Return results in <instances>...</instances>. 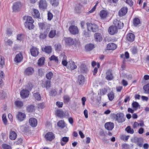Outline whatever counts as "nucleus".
I'll list each match as a JSON object with an SVG mask.
<instances>
[{
    "instance_id": "obj_1",
    "label": "nucleus",
    "mask_w": 149,
    "mask_h": 149,
    "mask_svg": "<svg viewBox=\"0 0 149 149\" xmlns=\"http://www.w3.org/2000/svg\"><path fill=\"white\" fill-rule=\"evenodd\" d=\"M34 22V21L31 17L27 16L26 17V22L24 24L25 27L29 30L33 29L34 27L33 24Z\"/></svg>"
},
{
    "instance_id": "obj_2",
    "label": "nucleus",
    "mask_w": 149,
    "mask_h": 149,
    "mask_svg": "<svg viewBox=\"0 0 149 149\" xmlns=\"http://www.w3.org/2000/svg\"><path fill=\"white\" fill-rule=\"evenodd\" d=\"M112 118L117 121L118 123H122L125 120L124 115L121 113L116 114H113L112 115Z\"/></svg>"
},
{
    "instance_id": "obj_3",
    "label": "nucleus",
    "mask_w": 149,
    "mask_h": 149,
    "mask_svg": "<svg viewBox=\"0 0 149 149\" xmlns=\"http://www.w3.org/2000/svg\"><path fill=\"white\" fill-rule=\"evenodd\" d=\"M38 25L39 29L44 30L45 31H49L50 28V24L46 22H40L38 23Z\"/></svg>"
},
{
    "instance_id": "obj_4",
    "label": "nucleus",
    "mask_w": 149,
    "mask_h": 149,
    "mask_svg": "<svg viewBox=\"0 0 149 149\" xmlns=\"http://www.w3.org/2000/svg\"><path fill=\"white\" fill-rule=\"evenodd\" d=\"M86 25L87 29L89 31L95 32H96L98 30V26L95 24L87 23Z\"/></svg>"
},
{
    "instance_id": "obj_5",
    "label": "nucleus",
    "mask_w": 149,
    "mask_h": 149,
    "mask_svg": "<svg viewBox=\"0 0 149 149\" xmlns=\"http://www.w3.org/2000/svg\"><path fill=\"white\" fill-rule=\"evenodd\" d=\"M47 3L45 0H40L39 3V7L40 9L45 10L46 9L47 7Z\"/></svg>"
},
{
    "instance_id": "obj_6",
    "label": "nucleus",
    "mask_w": 149,
    "mask_h": 149,
    "mask_svg": "<svg viewBox=\"0 0 149 149\" xmlns=\"http://www.w3.org/2000/svg\"><path fill=\"white\" fill-rule=\"evenodd\" d=\"M56 116L61 118L65 117L66 116H68L69 115L68 113L67 112L64 113L63 111L60 109H58L56 110Z\"/></svg>"
},
{
    "instance_id": "obj_7",
    "label": "nucleus",
    "mask_w": 149,
    "mask_h": 149,
    "mask_svg": "<svg viewBox=\"0 0 149 149\" xmlns=\"http://www.w3.org/2000/svg\"><path fill=\"white\" fill-rule=\"evenodd\" d=\"M68 29L70 33L73 35L79 33L78 28L77 26L74 25L70 26Z\"/></svg>"
},
{
    "instance_id": "obj_8",
    "label": "nucleus",
    "mask_w": 149,
    "mask_h": 149,
    "mask_svg": "<svg viewBox=\"0 0 149 149\" xmlns=\"http://www.w3.org/2000/svg\"><path fill=\"white\" fill-rule=\"evenodd\" d=\"M106 79L108 81L112 80L114 78L112 71L110 70H108L106 72Z\"/></svg>"
},
{
    "instance_id": "obj_9",
    "label": "nucleus",
    "mask_w": 149,
    "mask_h": 149,
    "mask_svg": "<svg viewBox=\"0 0 149 149\" xmlns=\"http://www.w3.org/2000/svg\"><path fill=\"white\" fill-rule=\"evenodd\" d=\"M113 24L114 26H116L118 29H120L123 28V23L119 20L117 19H115L113 22Z\"/></svg>"
},
{
    "instance_id": "obj_10",
    "label": "nucleus",
    "mask_w": 149,
    "mask_h": 149,
    "mask_svg": "<svg viewBox=\"0 0 149 149\" xmlns=\"http://www.w3.org/2000/svg\"><path fill=\"white\" fill-rule=\"evenodd\" d=\"M46 140L52 141L55 137L54 134L52 132H48L46 134L45 136Z\"/></svg>"
},
{
    "instance_id": "obj_11",
    "label": "nucleus",
    "mask_w": 149,
    "mask_h": 149,
    "mask_svg": "<svg viewBox=\"0 0 149 149\" xmlns=\"http://www.w3.org/2000/svg\"><path fill=\"white\" fill-rule=\"evenodd\" d=\"M108 31L110 34L113 35L117 33L118 29L116 26H111L109 28Z\"/></svg>"
},
{
    "instance_id": "obj_12",
    "label": "nucleus",
    "mask_w": 149,
    "mask_h": 149,
    "mask_svg": "<svg viewBox=\"0 0 149 149\" xmlns=\"http://www.w3.org/2000/svg\"><path fill=\"white\" fill-rule=\"evenodd\" d=\"M143 142V139L141 137H136L134 138V142L137 143L138 146L140 147H142Z\"/></svg>"
},
{
    "instance_id": "obj_13",
    "label": "nucleus",
    "mask_w": 149,
    "mask_h": 149,
    "mask_svg": "<svg viewBox=\"0 0 149 149\" xmlns=\"http://www.w3.org/2000/svg\"><path fill=\"white\" fill-rule=\"evenodd\" d=\"M25 114L21 112H19L17 115V118L18 120L21 122L23 121L26 118Z\"/></svg>"
},
{
    "instance_id": "obj_14",
    "label": "nucleus",
    "mask_w": 149,
    "mask_h": 149,
    "mask_svg": "<svg viewBox=\"0 0 149 149\" xmlns=\"http://www.w3.org/2000/svg\"><path fill=\"white\" fill-rule=\"evenodd\" d=\"M30 52L31 55L33 56H37L39 54L38 49L34 47H33L30 49Z\"/></svg>"
},
{
    "instance_id": "obj_15",
    "label": "nucleus",
    "mask_w": 149,
    "mask_h": 149,
    "mask_svg": "<svg viewBox=\"0 0 149 149\" xmlns=\"http://www.w3.org/2000/svg\"><path fill=\"white\" fill-rule=\"evenodd\" d=\"M64 40L65 44L67 45L71 46L74 45V43L73 39L70 37L65 38Z\"/></svg>"
},
{
    "instance_id": "obj_16",
    "label": "nucleus",
    "mask_w": 149,
    "mask_h": 149,
    "mask_svg": "<svg viewBox=\"0 0 149 149\" xmlns=\"http://www.w3.org/2000/svg\"><path fill=\"white\" fill-rule=\"evenodd\" d=\"M67 68L71 70H73L77 68V66L75 64L74 62L72 61H69L68 62Z\"/></svg>"
},
{
    "instance_id": "obj_17",
    "label": "nucleus",
    "mask_w": 149,
    "mask_h": 149,
    "mask_svg": "<svg viewBox=\"0 0 149 149\" xmlns=\"http://www.w3.org/2000/svg\"><path fill=\"white\" fill-rule=\"evenodd\" d=\"M127 8L126 7L122 8L118 12V15L120 17L123 16L127 13Z\"/></svg>"
},
{
    "instance_id": "obj_18",
    "label": "nucleus",
    "mask_w": 149,
    "mask_h": 149,
    "mask_svg": "<svg viewBox=\"0 0 149 149\" xmlns=\"http://www.w3.org/2000/svg\"><path fill=\"white\" fill-rule=\"evenodd\" d=\"M114 126L113 123L111 122L106 123L104 125L105 128L109 131L111 130L113 128Z\"/></svg>"
},
{
    "instance_id": "obj_19",
    "label": "nucleus",
    "mask_w": 149,
    "mask_h": 149,
    "mask_svg": "<svg viewBox=\"0 0 149 149\" xmlns=\"http://www.w3.org/2000/svg\"><path fill=\"white\" fill-rule=\"evenodd\" d=\"M29 92L27 90H23L20 92L21 97L23 98H25L28 97Z\"/></svg>"
},
{
    "instance_id": "obj_20",
    "label": "nucleus",
    "mask_w": 149,
    "mask_h": 149,
    "mask_svg": "<svg viewBox=\"0 0 149 149\" xmlns=\"http://www.w3.org/2000/svg\"><path fill=\"white\" fill-rule=\"evenodd\" d=\"M21 6V3L20 2H17L14 3L13 6V10L15 12L18 11Z\"/></svg>"
},
{
    "instance_id": "obj_21",
    "label": "nucleus",
    "mask_w": 149,
    "mask_h": 149,
    "mask_svg": "<svg viewBox=\"0 0 149 149\" xmlns=\"http://www.w3.org/2000/svg\"><path fill=\"white\" fill-rule=\"evenodd\" d=\"M33 72V69L31 67H29L26 68L25 70L24 74L26 75H32Z\"/></svg>"
},
{
    "instance_id": "obj_22",
    "label": "nucleus",
    "mask_w": 149,
    "mask_h": 149,
    "mask_svg": "<svg viewBox=\"0 0 149 149\" xmlns=\"http://www.w3.org/2000/svg\"><path fill=\"white\" fill-rule=\"evenodd\" d=\"M94 36L95 40L97 42H100L102 40V36L101 34L99 33H95L94 34Z\"/></svg>"
},
{
    "instance_id": "obj_23",
    "label": "nucleus",
    "mask_w": 149,
    "mask_h": 149,
    "mask_svg": "<svg viewBox=\"0 0 149 149\" xmlns=\"http://www.w3.org/2000/svg\"><path fill=\"white\" fill-rule=\"evenodd\" d=\"M29 122L31 126L33 127H36L37 125V120L34 118H31L29 119Z\"/></svg>"
},
{
    "instance_id": "obj_24",
    "label": "nucleus",
    "mask_w": 149,
    "mask_h": 149,
    "mask_svg": "<svg viewBox=\"0 0 149 149\" xmlns=\"http://www.w3.org/2000/svg\"><path fill=\"white\" fill-rule=\"evenodd\" d=\"M87 70L86 65L85 64H82L80 66L78 71L82 73H86Z\"/></svg>"
},
{
    "instance_id": "obj_25",
    "label": "nucleus",
    "mask_w": 149,
    "mask_h": 149,
    "mask_svg": "<svg viewBox=\"0 0 149 149\" xmlns=\"http://www.w3.org/2000/svg\"><path fill=\"white\" fill-rule=\"evenodd\" d=\"M23 59L22 54L21 53L17 54L14 59L15 61L17 63H19L21 62Z\"/></svg>"
},
{
    "instance_id": "obj_26",
    "label": "nucleus",
    "mask_w": 149,
    "mask_h": 149,
    "mask_svg": "<svg viewBox=\"0 0 149 149\" xmlns=\"http://www.w3.org/2000/svg\"><path fill=\"white\" fill-rule=\"evenodd\" d=\"M50 83V80H47L45 81L42 82V86L43 88H45L47 89L51 87Z\"/></svg>"
},
{
    "instance_id": "obj_27",
    "label": "nucleus",
    "mask_w": 149,
    "mask_h": 149,
    "mask_svg": "<svg viewBox=\"0 0 149 149\" xmlns=\"http://www.w3.org/2000/svg\"><path fill=\"white\" fill-rule=\"evenodd\" d=\"M32 14L34 18H40V13L38 10L35 9H33V12Z\"/></svg>"
},
{
    "instance_id": "obj_28",
    "label": "nucleus",
    "mask_w": 149,
    "mask_h": 149,
    "mask_svg": "<svg viewBox=\"0 0 149 149\" xmlns=\"http://www.w3.org/2000/svg\"><path fill=\"white\" fill-rule=\"evenodd\" d=\"M134 35L132 33H129L127 35V40L129 42H132L133 41L134 39Z\"/></svg>"
},
{
    "instance_id": "obj_29",
    "label": "nucleus",
    "mask_w": 149,
    "mask_h": 149,
    "mask_svg": "<svg viewBox=\"0 0 149 149\" xmlns=\"http://www.w3.org/2000/svg\"><path fill=\"white\" fill-rule=\"evenodd\" d=\"M52 48L50 46H45V47L42 48V50L43 51L45 52L48 54L51 53L52 52Z\"/></svg>"
},
{
    "instance_id": "obj_30",
    "label": "nucleus",
    "mask_w": 149,
    "mask_h": 149,
    "mask_svg": "<svg viewBox=\"0 0 149 149\" xmlns=\"http://www.w3.org/2000/svg\"><path fill=\"white\" fill-rule=\"evenodd\" d=\"M78 80L80 85H82L84 84L85 81L84 77L82 75L79 76L78 78Z\"/></svg>"
},
{
    "instance_id": "obj_31",
    "label": "nucleus",
    "mask_w": 149,
    "mask_h": 149,
    "mask_svg": "<svg viewBox=\"0 0 149 149\" xmlns=\"http://www.w3.org/2000/svg\"><path fill=\"white\" fill-rule=\"evenodd\" d=\"M116 45L113 43H109L107 45V49L109 50H114L116 48Z\"/></svg>"
},
{
    "instance_id": "obj_32",
    "label": "nucleus",
    "mask_w": 149,
    "mask_h": 149,
    "mask_svg": "<svg viewBox=\"0 0 149 149\" xmlns=\"http://www.w3.org/2000/svg\"><path fill=\"white\" fill-rule=\"evenodd\" d=\"M4 74L3 71L0 72V87H2L4 85V83L3 79H4Z\"/></svg>"
},
{
    "instance_id": "obj_33",
    "label": "nucleus",
    "mask_w": 149,
    "mask_h": 149,
    "mask_svg": "<svg viewBox=\"0 0 149 149\" xmlns=\"http://www.w3.org/2000/svg\"><path fill=\"white\" fill-rule=\"evenodd\" d=\"M17 134L14 131H11L10 132L9 138L10 139L15 140L17 137Z\"/></svg>"
},
{
    "instance_id": "obj_34",
    "label": "nucleus",
    "mask_w": 149,
    "mask_h": 149,
    "mask_svg": "<svg viewBox=\"0 0 149 149\" xmlns=\"http://www.w3.org/2000/svg\"><path fill=\"white\" fill-rule=\"evenodd\" d=\"M69 141V137H64L61 140V146H63L68 142Z\"/></svg>"
},
{
    "instance_id": "obj_35",
    "label": "nucleus",
    "mask_w": 149,
    "mask_h": 149,
    "mask_svg": "<svg viewBox=\"0 0 149 149\" xmlns=\"http://www.w3.org/2000/svg\"><path fill=\"white\" fill-rule=\"evenodd\" d=\"M21 130L23 132H27L29 131V127L26 125H23L21 126L20 127Z\"/></svg>"
},
{
    "instance_id": "obj_36",
    "label": "nucleus",
    "mask_w": 149,
    "mask_h": 149,
    "mask_svg": "<svg viewBox=\"0 0 149 149\" xmlns=\"http://www.w3.org/2000/svg\"><path fill=\"white\" fill-rule=\"evenodd\" d=\"M133 23L135 26H137L141 24L140 19L138 18H135L133 19Z\"/></svg>"
},
{
    "instance_id": "obj_37",
    "label": "nucleus",
    "mask_w": 149,
    "mask_h": 149,
    "mask_svg": "<svg viewBox=\"0 0 149 149\" xmlns=\"http://www.w3.org/2000/svg\"><path fill=\"white\" fill-rule=\"evenodd\" d=\"M48 31H44L43 33H40L39 38L40 39H44L46 38Z\"/></svg>"
},
{
    "instance_id": "obj_38",
    "label": "nucleus",
    "mask_w": 149,
    "mask_h": 149,
    "mask_svg": "<svg viewBox=\"0 0 149 149\" xmlns=\"http://www.w3.org/2000/svg\"><path fill=\"white\" fill-rule=\"evenodd\" d=\"M107 15V12L104 10H101L100 13V16L102 19H104L106 17Z\"/></svg>"
},
{
    "instance_id": "obj_39",
    "label": "nucleus",
    "mask_w": 149,
    "mask_h": 149,
    "mask_svg": "<svg viewBox=\"0 0 149 149\" xmlns=\"http://www.w3.org/2000/svg\"><path fill=\"white\" fill-rule=\"evenodd\" d=\"M56 34V30H52L49 33L48 36L50 38H53L55 37Z\"/></svg>"
},
{
    "instance_id": "obj_40",
    "label": "nucleus",
    "mask_w": 149,
    "mask_h": 149,
    "mask_svg": "<svg viewBox=\"0 0 149 149\" xmlns=\"http://www.w3.org/2000/svg\"><path fill=\"white\" fill-rule=\"evenodd\" d=\"M15 104L16 107L19 108H21L23 106V103L22 102L18 100L15 101Z\"/></svg>"
},
{
    "instance_id": "obj_41",
    "label": "nucleus",
    "mask_w": 149,
    "mask_h": 149,
    "mask_svg": "<svg viewBox=\"0 0 149 149\" xmlns=\"http://www.w3.org/2000/svg\"><path fill=\"white\" fill-rule=\"evenodd\" d=\"M94 45L92 44H89L86 45L85 48L88 51H91L94 48Z\"/></svg>"
},
{
    "instance_id": "obj_42",
    "label": "nucleus",
    "mask_w": 149,
    "mask_h": 149,
    "mask_svg": "<svg viewBox=\"0 0 149 149\" xmlns=\"http://www.w3.org/2000/svg\"><path fill=\"white\" fill-rule=\"evenodd\" d=\"M34 110L35 107L33 105H29L26 108L27 111L29 112H32Z\"/></svg>"
},
{
    "instance_id": "obj_43",
    "label": "nucleus",
    "mask_w": 149,
    "mask_h": 149,
    "mask_svg": "<svg viewBox=\"0 0 149 149\" xmlns=\"http://www.w3.org/2000/svg\"><path fill=\"white\" fill-rule=\"evenodd\" d=\"M45 58L44 57H42L40 58L38 60V64L39 66L43 65L44 63Z\"/></svg>"
},
{
    "instance_id": "obj_44",
    "label": "nucleus",
    "mask_w": 149,
    "mask_h": 149,
    "mask_svg": "<svg viewBox=\"0 0 149 149\" xmlns=\"http://www.w3.org/2000/svg\"><path fill=\"white\" fill-rule=\"evenodd\" d=\"M57 125L59 127L63 128L65 126L64 122L63 120L59 121L57 123Z\"/></svg>"
},
{
    "instance_id": "obj_45",
    "label": "nucleus",
    "mask_w": 149,
    "mask_h": 149,
    "mask_svg": "<svg viewBox=\"0 0 149 149\" xmlns=\"http://www.w3.org/2000/svg\"><path fill=\"white\" fill-rule=\"evenodd\" d=\"M125 130L127 133L131 134H133L134 133V130L133 129L131 128L130 126H127L125 129Z\"/></svg>"
},
{
    "instance_id": "obj_46",
    "label": "nucleus",
    "mask_w": 149,
    "mask_h": 149,
    "mask_svg": "<svg viewBox=\"0 0 149 149\" xmlns=\"http://www.w3.org/2000/svg\"><path fill=\"white\" fill-rule=\"evenodd\" d=\"M143 89L145 91V93L146 94L149 93V83L144 86Z\"/></svg>"
},
{
    "instance_id": "obj_47",
    "label": "nucleus",
    "mask_w": 149,
    "mask_h": 149,
    "mask_svg": "<svg viewBox=\"0 0 149 149\" xmlns=\"http://www.w3.org/2000/svg\"><path fill=\"white\" fill-rule=\"evenodd\" d=\"M33 95L35 99L37 100H41V96L38 92H36V93H34Z\"/></svg>"
},
{
    "instance_id": "obj_48",
    "label": "nucleus",
    "mask_w": 149,
    "mask_h": 149,
    "mask_svg": "<svg viewBox=\"0 0 149 149\" xmlns=\"http://www.w3.org/2000/svg\"><path fill=\"white\" fill-rule=\"evenodd\" d=\"M114 94L113 92H110L108 94L109 100L110 101H112L114 97Z\"/></svg>"
},
{
    "instance_id": "obj_49",
    "label": "nucleus",
    "mask_w": 149,
    "mask_h": 149,
    "mask_svg": "<svg viewBox=\"0 0 149 149\" xmlns=\"http://www.w3.org/2000/svg\"><path fill=\"white\" fill-rule=\"evenodd\" d=\"M49 59L50 61H54L57 63H58V60L57 57L55 56L54 55L52 56L51 57L49 58Z\"/></svg>"
},
{
    "instance_id": "obj_50",
    "label": "nucleus",
    "mask_w": 149,
    "mask_h": 149,
    "mask_svg": "<svg viewBox=\"0 0 149 149\" xmlns=\"http://www.w3.org/2000/svg\"><path fill=\"white\" fill-rule=\"evenodd\" d=\"M89 31L84 30L83 31V35L86 37H89L90 36V33L89 32Z\"/></svg>"
},
{
    "instance_id": "obj_51",
    "label": "nucleus",
    "mask_w": 149,
    "mask_h": 149,
    "mask_svg": "<svg viewBox=\"0 0 149 149\" xmlns=\"http://www.w3.org/2000/svg\"><path fill=\"white\" fill-rule=\"evenodd\" d=\"M6 96V93L2 91L0 93V98L1 99H3L5 98Z\"/></svg>"
},
{
    "instance_id": "obj_52",
    "label": "nucleus",
    "mask_w": 149,
    "mask_h": 149,
    "mask_svg": "<svg viewBox=\"0 0 149 149\" xmlns=\"http://www.w3.org/2000/svg\"><path fill=\"white\" fill-rule=\"evenodd\" d=\"M53 76V73L52 72H49L47 73L46 75V78L49 80L51 79L52 76Z\"/></svg>"
},
{
    "instance_id": "obj_53",
    "label": "nucleus",
    "mask_w": 149,
    "mask_h": 149,
    "mask_svg": "<svg viewBox=\"0 0 149 149\" xmlns=\"http://www.w3.org/2000/svg\"><path fill=\"white\" fill-rule=\"evenodd\" d=\"M107 89L104 88L102 89H100V94L101 95H103L106 94L107 92Z\"/></svg>"
},
{
    "instance_id": "obj_54",
    "label": "nucleus",
    "mask_w": 149,
    "mask_h": 149,
    "mask_svg": "<svg viewBox=\"0 0 149 149\" xmlns=\"http://www.w3.org/2000/svg\"><path fill=\"white\" fill-rule=\"evenodd\" d=\"M63 99L64 103H68L69 102L70 98L68 95H66L64 96Z\"/></svg>"
},
{
    "instance_id": "obj_55",
    "label": "nucleus",
    "mask_w": 149,
    "mask_h": 149,
    "mask_svg": "<svg viewBox=\"0 0 149 149\" xmlns=\"http://www.w3.org/2000/svg\"><path fill=\"white\" fill-rule=\"evenodd\" d=\"M81 7V5L79 4L77 5L75 7V11L76 13H78L79 12V10H80Z\"/></svg>"
},
{
    "instance_id": "obj_56",
    "label": "nucleus",
    "mask_w": 149,
    "mask_h": 149,
    "mask_svg": "<svg viewBox=\"0 0 149 149\" xmlns=\"http://www.w3.org/2000/svg\"><path fill=\"white\" fill-rule=\"evenodd\" d=\"M132 105L134 108H136V109L139 106V103L135 101H133V102Z\"/></svg>"
},
{
    "instance_id": "obj_57",
    "label": "nucleus",
    "mask_w": 149,
    "mask_h": 149,
    "mask_svg": "<svg viewBox=\"0 0 149 149\" xmlns=\"http://www.w3.org/2000/svg\"><path fill=\"white\" fill-rule=\"evenodd\" d=\"M33 87V85L32 84L30 83H28L26 85V88L27 89L26 90H31Z\"/></svg>"
},
{
    "instance_id": "obj_58",
    "label": "nucleus",
    "mask_w": 149,
    "mask_h": 149,
    "mask_svg": "<svg viewBox=\"0 0 149 149\" xmlns=\"http://www.w3.org/2000/svg\"><path fill=\"white\" fill-rule=\"evenodd\" d=\"M131 51L133 54H135L138 52V50L136 47H134L131 49Z\"/></svg>"
},
{
    "instance_id": "obj_59",
    "label": "nucleus",
    "mask_w": 149,
    "mask_h": 149,
    "mask_svg": "<svg viewBox=\"0 0 149 149\" xmlns=\"http://www.w3.org/2000/svg\"><path fill=\"white\" fill-rule=\"evenodd\" d=\"M56 50L60 51L61 49V45L60 44H57L55 45Z\"/></svg>"
},
{
    "instance_id": "obj_60",
    "label": "nucleus",
    "mask_w": 149,
    "mask_h": 149,
    "mask_svg": "<svg viewBox=\"0 0 149 149\" xmlns=\"http://www.w3.org/2000/svg\"><path fill=\"white\" fill-rule=\"evenodd\" d=\"M2 147L3 149H11L10 146L6 144H3Z\"/></svg>"
},
{
    "instance_id": "obj_61",
    "label": "nucleus",
    "mask_w": 149,
    "mask_h": 149,
    "mask_svg": "<svg viewBox=\"0 0 149 149\" xmlns=\"http://www.w3.org/2000/svg\"><path fill=\"white\" fill-rule=\"evenodd\" d=\"M57 94V92L55 90H52L50 93V95L52 96H55Z\"/></svg>"
},
{
    "instance_id": "obj_62",
    "label": "nucleus",
    "mask_w": 149,
    "mask_h": 149,
    "mask_svg": "<svg viewBox=\"0 0 149 149\" xmlns=\"http://www.w3.org/2000/svg\"><path fill=\"white\" fill-rule=\"evenodd\" d=\"M56 105L59 108H61L63 107V103L60 102H57L56 103Z\"/></svg>"
},
{
    "instance_id": "obj_63",
    "label": "nucleus",
    "mask_w": 149,
    "mask_h": 149,
    "mask_svg": "<svg viewBox=\"0 0 149 149\" xmlns=\"http://www.w3.org/2000/svg\"><path fill=\"white\" fill-rule=\"evenodd\" d=\"M53 17V15L52 13L49 12L48 13V19L49 20H51Z\"/></svg>"
},
{
    "instance_id": "obj_64",
    "label": "nucleus",
    "mask_w": 149,
    "mask_h": 149,
    "mask_svg": "<svg viewBox=\"0 0 149 149\" xmlns=\"http://www.w3.org/2000/svg\"><path fill=\"white\" fill-rule=\"evenodd\" d=\"M122 149H130L129 146L126 144L122 145Z\"/></svg>"
}]
</instances>
